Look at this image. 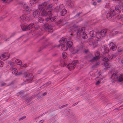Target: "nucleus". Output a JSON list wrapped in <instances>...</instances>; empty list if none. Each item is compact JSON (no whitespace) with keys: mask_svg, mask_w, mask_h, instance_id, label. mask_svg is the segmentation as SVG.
Masks as SVG:
<instances>
[{"mask_svg":"<svg viewBox=\"0 0 123 123\" xmlns=\"http://www.w3.org/2000/svg\"><path fill=\"white\" fill-rule=\"evenodd\" d=\"M23 66H24V67H27V64H25Z\"/></svg>","mask_w":123,"mask_h":123,"instance_id":"obj_44","label":"nucleus"},{"mask_svg":"<svg viewBox=\"0 0 123 123\" xmlns=\"http://www.w3.org/2000/svg\"><path fill=\"white\" fill-rule=\"evenodd\" d=\"M62 57L63 58H65L66 57L67 54L65 52H63L62 54Z\"/></svg>","mask_w":123,"mask_h":123,"instance_id":"obj_29","label":"nucleus"},{"mask_svg":"<svg viewBox=\"0 0 123 123\" xmlns=\"http://www.w3.org/2000/svg\"><path fill=\"white\" fill-rule=\"evenodd\" d=\"M79 14H78V15H76V16H79Z\"/></svg>","mask_w":123,"mask_h":123,"instance_id":"obj_50","label":"nucleus"},{"mask_svg":"<svg viewBox=\"0 0 123 123\" xmlns=\"http://www.w3.org/2000/svg\"><path fill=\"white\" fill-rule=\"evenodd\" d=\"M72 43L71 41H69L67 42V43L66 45L68 47H71L72 45Z\"/></svg>","mask_w":123,"mask_h":123,"instance_id":"obj_19","label":"nucleus"},{"mask_svg":"<svg viewBox=\"0 0 123 123\" xmlns=\"http://www.w3.org/2000/svg\"><path fill=\"white\" fill-rule=\"evenodd\" d=\"M109 46L110 49L113 51L116 50L117 48L116 46L112 43H110Z\"/></svg>","mask_w":123,"mask_h":123,"instance_id":"obj_14","label":"nucleus"},{"mask_svg":"<svg viewBox=\"0 0 123 123\" xmlns=\"http://www.w3.org/2000/svg\"><path fill=\"white\" fill-rule=\"evenodd\" d=\"M22 74V73H21L20 72V73H19V74Z\"/></svg>","mask_w":123,"mask_h":123,"instance_id":"obj_49","label":"nucleus"},{"mask_svg":"<svg viewBox=\"0 0 123 123\" xmlns=\"http://www.w3.org/2000/svg\"><path fill=\"white\" fill-rule=\"evenodd\" d=\"M115 10L118 11V10H119L120 9V7L119 6H117L115 7Z\"/></svg>","mask_w":123,"mask_h":123,"instance_id":"obj_28","label":"nucleus"},{"mask_svg":"<svg viewBox=\"0 0 123 123\" xmlns=\"http://www.w3.org/2000/svg\"><path fill=\"white\" fill-rule=\"evenodd\" d=\"M40 15V12L36 10L33 12V16L35 18H37Z\"/></svg>","mask_w":123,"mask_h":123,"instance_id":"obj_15","label":"nucleus"},{"mask_svg":"<svg viewBox=\"0 0 123 123\" xmlns=\"http://www.w3.org/2000/svg\"><path fill=\"white\" fill-rule=\"evenodd\" d=\"M104 51L105 53H108L109 51V49L106 47H105L104 48Z\"/></svg>","mask_w":123,"mask_h":123,"instance_id":"obj_25","label":"nucleus"},{"mask_svg":"<svg viewBox=\"0 0 123 123\" xmlns=\"http://www.w3.org/2000/svg\"><path fill=\"white\" fill-rule=\"evenodd\" d=\"M61 46V49L62 50L65 51L67 49V47L65 45L62 44Z\"/></svg>","mask_w":123,"mask_h":123,"instance_id":"obj_20","label":"nucleus"},{"mask_svg":"<svg viewBox=\"0 0 123 123\" xmlns=\"http://www.w3.org/2000/svg\"><path fill=\"white\" fill-rule=\"evenodd\" d=\"M3 63L0 61V67H2L3 65Z\"/></svg>","mask_w":123,"mask_h":123,"instance_id":"obj_33","label":"nucleus"},{"mask_svg":"<svg viewBox=\"0 0 123 123\" xmlns=\"http://www.w3.org/2000/svg\"><path fill=\"white\" fill-rule=\"evenodd\" d=\"M39 0H31L30 1V4L31 5L33 6L36 2V1H38Z\"/></svg>","mask_w":123,"mask_h":123,"instance_id":"obj_18","label":"nucleus"},{"mask_svg":"<svg viewBox=\"0 0 123 123\" xmlns=\"http://www.w3.org/2000/svg\"><path fill=\"white\" fill-rule=\"evenodd\" d=\"M106 31L105 30H103L100 32H97L96 33V37L97 41L100 40L106 34Z\"/></svg>","mask_w":123,"mask_h":123,"instance_id":"obj_6","label":"nucleus"},{"mask_svg":"<svg viewBox=\"0 0 123 123\" xmlns=\"http://www.w3.org/2000/svg\"><path fill=\"white\" fill-rule=\"evenodd\" d=\"M9 54L8 53H5L2 54L0 56L1 59L3 61L7 60L9 58Z\"/></svg>","mask_w":123,"mask_h":123,"instance_id":"obj_8","label":"nucleus"},{"mask_svg":"<svg viewBox=\"0 0 123 123\" xmlns=\"http://www.w3.org/2000/svg\"><path fill=\"white\" fill-rule=\"evenodd\" d=\"M61 45H59V46H60Z\"/></svg>","mask_w":123,"mask_h":123,"instance_id":"obj_54","label":"nucleus"},{"mask_svg":"<svg viewBox=\"0 0 123 123\" xmlns=\"http://www.w3.org/2000/svg\"><path fill=\"white\" fill-rule=\"evenodd\" d=\"M48 14L49 15V18L46 19V21H48L49 20H50L52 21H54L56 20V17H52V11H48Z\"/></svg>","mask_w":123,"mask_h":123,"instance_id":"obj_7","label":"nucleus"},{"mask_svg":"<svg viewBox=\"0 0 123 123\" xmlns=\"http://www.w3.org/2000/svg\"><path fill=\"white\" fill-rule=\"evenodd\" d=\"M121 63L123 65V60L121 61Z\"/></svg>","mask_w":123,"mask_h":123,"instance_id":"obj_46","label":"nucleus"},{"mask_svg":"<svg viewBox=\"0 0 123 123\" xmlns=\"http://www.w3.org/2000/svg\"><path fill=\"white\" fill-rule=\"evenodd\" d=\"M122 12H123V10L122 11Z\"/></svg>","mask_w":123,"mask_h":123,"instance_id":"obj_53","label":"nucleus"},{"mask_svg":"<svg viewBox=\"0 0 123 123\" xmlns=\"http://www.w3.org/2000/svg\"><path fill=\"white\" fill-rule=\"evenodd\" d=\"M93 1V4L94 5H96V3L95 2V1L94 0H92Z\"/></svg>","mask_w":123,"mask_h":123,"instance_id":"obj_36","label":"nucleus"},{"mask_svg":"<svg viewBox=\"0 0 123 123\" xmlns=\"http://www.w3.org/2000/svg\"><path fill=\"white\" fill-rule=\"evenodd\" d=\"M114 11L111 10L110 13H108L107 15V18L109 16L110 18H111L112 16L114 15L115 13L114 12Z\"/></svg>","mask_w":123,"mask_h":123,"instance_id":"obj_16","label":"nucleus"},{"mask_svg":"<svg viewBox=\"0 0 123 123\" xmlns=\"http://www.w3.org/2000/svg\"><path fill=\"white\" fill-rule=\"evenodd\" d=\"M51 83V82L50 81H49L47 83V84H48V85L50 84ZM46 85L47 86H48V85H47V84H46Z\"/></svg>","mask_w":123,"mask_h":123,"instance_id":"obj_38","label":"nucleus"},{"mask_svg":"<svg viewBox=\"0 0 123 123\" xmlns=\"http://www.w3.org/2000/svg\"><path fill=\"white\" fill-rule=\"evenodd\" d=\"M78 51V50H75L73 51L72 53V54H74L75 53H76Z\"/></svg>","mask_w":123,"mask_h":123,"instance_id":"obj_31","label":"nucleus"},{"mask_svg":"<svg viewBox=\"0 0 123 123\" xmlns=\"http://www.w3.org/2000/svg\"><path fill=\"white\" fill-rule=\"evenodd\" d=\"M82 34V38L84 39L86 38L87 37V36L86 33L82 31V30L81 29L79 31L78 30V32L77 33V34L78 36H80V35Z\"/></svg>","mask_w":123,"mask_h":123,"instance_id":"obj_10","label":"nucleus"},{"mask_svg":"<svg viewBox=\"0 0 123 123\" xmlns=\"http://www.w3.org/2000/svg\"><path fill=\"white\" fill-rule=\"evenodd\" d=\"M34 27L36 29H38L39 27H38V25L36 24H34L33 23H31L28 26H27L25 24V25H21V27L22 29L24 31L26 30L27 29H31L33 28Z\"/></svg>","mask_w":123,"mask_h":123,"instance_id":"obj_3","label":"nucleus"},{"mask_svg":"<svg viewBox=\"0 0 123 123\" xmlns=\"http://www.w3.org/2000/svg\"><path fill=\"white\" fill-rule=\"evenodd\" d=\"M30 18H26V16L25 15H24L20 17V19L22 20H24L25 19L26 20H28V19L30 20Z\"/></svg>","mask_w":123,"mask_h":123,"instance_id":"obj_17","label":"nucleus"},{"mask_svg":"<svg viewBox=\"0 0 123 123\" xmlns=\"http://www.w3.org/2000/svg\"><path fill=\"white\" fill-rule=\"evenodd\" d=\"M99 62H98L96 63L94 66V68H96L97 67V65H98L99 64Z\"/></svg>","mask_w":123,"mask_h":123,"instance_id":"obj_35","label":"nucleus"},{"mask_svg":"<svg viewBox=\"0 0 123 123\" xmlns=\"http://www.w3.org/2000/svg\"><path fill=\"white\" fill-rule=\"evenodd\" d=\"M10 64L11 66L12 67L14 66V64L13 62H11Z\"/></svg>","mask_w":123,"mask_h":123,"instance_id":"obj_34","label":"nucleus"},{"mask_svg":"<svg viewBox=\"0 0 123 123\" xmlns=\"http://www.w3.org/2000/svg\"><path fill=\"white\" fill-rule=\"evenodd\" d=\"M115 56V55L113 54L110 55H108V56H107L106 57L104 56L102 57V59L103 61H105L104 65L106 68L108 65L107 62V61L109 60H111Z\"/></svg>","mask_w":123,"mask_h":123,"instance_id":"obj_4","label":"nucleus"},{"mask_svg":"<svg viewBox=\"0 0 123 123\" xmlns=\"http://www.w3.org/2000/svg\"><path fill=\"white\" fill-rule=\"evenodd\" d=\"M15 62L18 65H20L21 64V62L19 60L17 59L16 60Z\"/></svg>","mask_w":123,"mask_h":123,"instance_id":"obj_26","label":"nucleus"},{"mask_svg":"<svg viewBox=\"0 0 123 123\" xmlns=\"http://www.w3.org/2000/svg\"><path fill=\"white\" fill-rule=\"evenodd\" d=\"M25 118V116H24L23 117V118H21L20 119V120H22L24 118Z\"/></svg>","mask_w":123,"mask_h":123,"instance_id":"obj_39","label":"nucleus"},{"mask_svg":"<svg viewBox=\"0 0 123 123\" xmlns=\"http://www.w3.org/2000/svg\"><path fill=\"white\" fill-rule=\"evenodd\" d=\"M65 66V64H64V65H62L63 66V67L64 66Z\"/></svg>","mask_w":123,"mask_h":123,"instance_id":"obj_51","label":"nucleus"},{"mask_svg":"<svg viewBox=\"0 0 123 123\" xmlns=\"http://www.w3.org/2000/svg\"><path fill=\"white\" fill-rule=\"evenodd\" d=\"M12 72L13 74L17 75V69L15 68H12Z\"/></svg>","mask_w":123,"mask_h":123,"instance_id":"obj_21","label":"nucleus"},{"mask_svg":"<svg viewBox=\"0 0 123 123\" xmlns=\"http://www.w3.org/2000/svg\"><path fill=\"white\" fill-rule=\"evenodd\" d=\"M71 35H72V34H71Z\"/></svg>","mask_w":123,"mask_h":123,"instance_id":"obj_55","label":"nucleus"},{"mask_svg":"<svg viewBox=\"0 0 123 123\" xmlns=\"http://www.w3.org/2000/svg\"><path fill=\"white\" fill-rule=\"evenodd\" d=\"M100 82V81H99V80L96 83V85H98L99 83Z\"/></svg>","mask_w":123,"mask_h":123,"instance_id":"obj_37","label":"nucleus"},{"mask_svg":"<svg viewBox=\"0 0 123 123\" xmlns=\"http://www.w3.org/2000/svg\"><path fill=\"white\" fill-rule=\"evenodd\" d=\"M23 9L26 11L29 12V13L31 9L29 7V5L28 3H25L23 6Z\"/></svg>","mask_w":123,"mask_h":123,"instance_id":"obj_9","label":"nucleus"},{"mask_svg":"<svg viewBox=\"0 0 123 123\" xmlns=\"http://www.w3.org/2000/svg\"><path fill=\"white\" fill-rule=\"evenodd\" d=\"M49 26V25H48L47 24V25H44L43 26V28L44 29H48L49 30V29H50Z\"/></svg>","mask_w":123,"mask_h":123,"instance_id":"obj_23","label":"nucleus"},{"mask_svg":"<svg viewBox=\"0 0 123 123\" xmlns=\"http://www.w3.org/2000/svg\"><path fill=\"white\" fill-rule=\"evenodd\" d=\"M67 2L66 4H68V5H70L72 6L71 3V0H66Z\"/></svg>","mask_w":123,"mask_h":123,"instance_id":"obj_27","label":"nucleus"},{"mask_svg":"<svg viewBox=\"0 0 123 123\" xmlns=\"http://www.w3.org/2000/svg\"><path fill=\"white\" fill-rule=\"evenodd\" d=\"M38 21L40 22H42L43 21V19L41 17H39L38 19Z\"/></svg>","mask_w":123,"mask_h":123,"instance_id":"obj_30","label":"nucleus"},{"mask_svg":"<svg viewBox=\"0 0 123 123\" xmlns=\"http://www.w3.org/2000/svg\"><path fill=\"white\" fill-rule=\"evenodd\" d=\"M55 10L57 12H60L61 15L62 16L64 15L67 12L66 10L65 9L64 7L62 4L60 5L59 7H57L55 8Z\"/></svg>","mask_w":123,"mask_h":123,"instance_id":"obj_5","label":"nucleus"},{"mask_svg":"<svg viewBox=\"0 0 123 123\" xmlns=\"http://www.w3.org/2000/svg\"><path fill=\"white\" fill-rule=\"evenodd\" d=\"M1 0L3 2L6 3V0Z\"/></svg>","mask_w":123,"mask_h":123,"instance_id":"obj_40","label":"nucleus"},{"mask_svg":"<svg viewBox=\"0 0 123 123\" xmlns=\"http://www.w3.org/2000/svg\"><path fill=\"white\" fill-rule=\"evenodd\" d=\"M111 79L113 83L117 80L120 82L121 81L123 80V74H120L119 77L117 74H113L111 76Z\"/></svg>","mask_w":123,"mask_h":123,"instance_id":"obj_2","label":"nucleus"},{"mask_svg":"<svg viewBox=\"0 0 123 123\" xmlns=\"http://www.w3.org/2000/svg\"><path fill=\"white\" fill-rule=\"evenodd\" d=\"M2 86H4V85H5V83H3L2 84Z\"/></svg>","mask_w":123,"mask_h":123,"instance_id":"obj_48","label":"nucleus"},{"mask_svg":"<svg viewBox=\"0 0 123 123\" xmlns=\"http://www.w3.org/2000/svg\"><path fill=\"white\" fill-rule=\"evenodd\" d=\"M101 2V0H97V2L98 3H100Z\"/></svg>","mask_w":123,"mask_h":123,"instance_id":"obj_41","label":"nucleus"},{"mask_svg":"<svg viewBox=\"0 0 123 123\" xmlns=\"http://www.w3.org/2000/svg\"><path fill=\"white\" fill-rule=\"evenodd\" d=\"M95 32L93 31H92L90 32V36L93 37L95 36Z\"/></svg>","mask_w":123,"mask_h":123,"instance_id":"obj_22","label":"nucleus"},{"mask_svg":"<svg viewBox=\"0 0 123 123\" xmlns=\"http://www.w3.org/2000/svg\"><path fill=\"white\" fill-rule=\"evenodd\" d=\"M122 50V49L121 47H119L118 48V51L119 52H121Z\"/></svg>","mask_w":123,"mask_h":123,"instance_id":"obj_32","label":"nucleus"},{"mask_svg":"<svg viewBox=\"0 0 123 123\" xmlns=\"http://www.w3.org/2000/svg\"><path fill=\"white\" fill-rule=\"evenodd\" d=\"M44 121L43 120H42L41 121H40V123H43V122Z\"/></svg>","mask_w":123,"mask_h":123,"instance_id":"obj_42","label":"nucleus"},{"mask_svg":"<svg viewBox=\"0 0 123 123\" xmlns=\"http://www.w3.org/2000/svg\"><path fill=\"white\" fill-rule=\"evenodd\" d=\"M102 79V78H101L100 77H99L98 78V79H99V80H100V79Z\"/></svg>","mask_w":123,"mask_h":123,"instance_id":"obj_47","label":"nucleus"},{"mask_svg":"<svg viewBox=\"0 0 123 123\" xmlns=\"http://www.w3.org/2000/svg\"><path fill=\"white\" fill-rule=\"evenodd\" d=\"M77 62V60L74 61L73 62V63L69 64L67 66V67L68 69L70 70H73L74 68V66H75V63H76Z\"/></svg>","mask_w":123,"mask_h":123,"instance_id":"obj_11","label":"nucleus"},{"mask_svg":"<svg viewBox=\"0 0 123 123\" xmlns=\"http://www.w3.org/2000/svg\"><path fill=\"white\" fill-rule=\"evenodd\" d=\"M107 6H109V4H106V8H108V7Z\"/></svg>","mask_w":123,"mask_h":123,"instance_id":"obj_43","label":"nucleus"},{"mask_svg":"<svg viewBox=\"0 0 123 123\" xmlns=\"http://www.w3.org/2000/svg\"><path fill=\"white\" fill-rule=\"evenodd\" d=\"M52 6V5L48 1L39 5L38 8L40 10H42L41 14L43 16H45L47 15L46 10L51 7Z\"/></svg>","mask_w":123,"mask_h":123,"instance_id":"obj_1","label":"nucleus"},{"mask_svg":"<svg viewBox=\"0 0 123 123\" xmlns=\"http://www.w3.org/2000/svg\"><path fill=\"white\" fill-rule=\"evenodd\" d=\"M100 54L99 52L97 51L95 53V56L92 59L90 60V61L92 62L96 61L99 59L100 57L99 56Z\"/></svg>","mask_w":123,"mask_h":123,"instance_id":"obj_12","label":"nucleus"},{"mask_svg":"<svg viewBox=\"0 0 123 123\" xmlns=\"http://www.w3.org/2000/svg\"><path fill=\"white\" fill-rule=\"evenodd\" d=\"M33 76L31 74H27L26 76V78L27 80L28 81L30 80H32L33 79Z\"/></svg>","mask_w":123,"mask_h":123,"instance_id":"obj_13","label":"nucleus"},{"mask_svg":"<svg viewBox=\"0 0 123 123\" xmlns=\"http://www.w3.org/2000/svg\"><path fill=\"white\" fill-rule=\"evenodd\" d=\"M97 41H93L92 42V44H91V45L94 48H95V47L97 46Z\"/></svg>","mask_w":123,"mask_h":123,"instance_id":"obj_24","label":"nucleus"},{"mask_svg":"<svg viewBox=\"0 0 123 123\" xmlns=\"http://www.w3.org/2000/svg\"><path fill=\"white\" fill-rule=\"evenodd\" d=\"M116 32V33H117V32Z\"/></svg>","mask_w":123,"mask_h":123,"instance_id":"obj_52","label":"nucleus"},{"mask_svg":"<svg viewBox=\"0 0 123 123\" xmlns=\"http://www.w3.org/2000/svg\"><path fill=\"white\" fill-rule=\"evenodd\" d=\"M47 94V93L46 92H45L43 94V96H44L45 95H46Z\"/></svg>","mask_w":123,"mask_h":123,"instance_id":"obj_45","label":"nucleus"}]
</instances>
